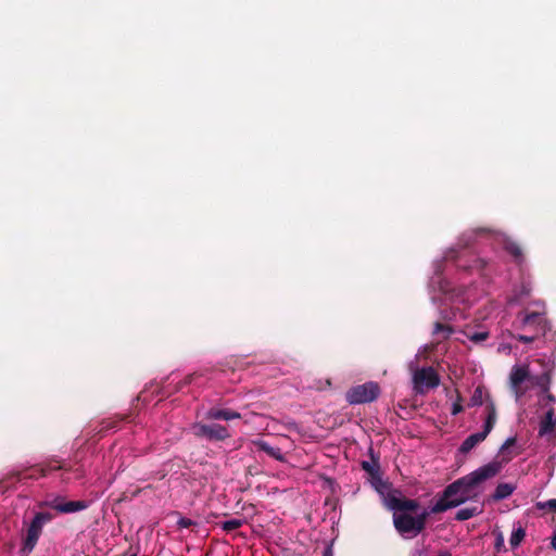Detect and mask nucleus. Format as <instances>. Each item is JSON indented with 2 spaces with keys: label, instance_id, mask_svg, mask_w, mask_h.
Returning a JSON list of instances; mask_svg holds the SVG:
<instances>
[{
  "label": "nucleus",
  "instance_id": "obj_11",
  "mask_svg": "<svg viewBox=\"0 0 556 556\" xmlns=\"http://www.w3.org/2000/svg\"><path fill=\"white\" fill-rule=\"evenodd\" d=\"M387 507L394 513H407L416 511L419 507V504L415 500L401 498L399 496V492L396 491L393 497L389 500Z\"/></svg>",
  "mask_w": 556,
  "mask_h": 556
},
{
  "label": "nucleus",
  "instance_id": "obj_17",
  "mask_svg": "<svg viewBox=\"0 0 556 556\" xmlns=\"http://www.w3.org/2000/svg\"><path fill=\"white\" fill-rule=\"evenodd\" d=\"M532 290L531 281L523 280L520 287L514 290V294L508 299L509 304H518L521 300L530 294Z\"/></svg>",
  "mask_w": 556,
  "mask_h": 556
},
{
  "label": "nucleus",
  "instance_id": "obj_22",
  "mask_svg": "<svg viewBox=\"0 0 556 556\" xmlns=\"http://www.w3.org/2000/svg\"><path fill=\"white\" fill-rule=\"evenodd\" d=\"M493 534L495 536L494 548L497 553L506 551L504 534L501 530L494 529Z\"/></svg>",
  "mask_w": 556,
  "mask_h": 556
},
{
  "label": "nucleus",
  "instance_id": "obj_2",
  "mask_svg": "<svg viewBox=\"0 0 556 556\" xmlns=\"http://www.w3.org/2000/svg\"><path fill=\"white\" fill-rule=\"evenodd\" d=\"M515 444L516 439L508 438L500 450L502 462H490L447 485L442 496L431 507V511L443 513L476 497L480 493L481 485L501 471L503 462H508L511 458L508 450Z\"/></svg>",
  "mask_w": 556,
  "mask_h": 556
},
{
  "label": "nucleus",
  "instance_id": "obj_29",
  "mask_svg": "<svg viewBox=\"0 0 556 556\" xmlns=\"http://www.w3.org/2000/svg\"><path fill=\"white\" fill-rule=\"evenodd\" d=\"M324 556H332V552H331V549H330V548H327V549L325 551V555H324Z\"/></svg>",
  "mask_w": 556,
  "mask_h": 556
},
{
  "label": "nucleus",
  "instance_id": "obj_20",
  "mask_svg": "<svg viewBox=\"0 0 556 556\" xmlns=\"http://www.w3.org/2000/svg\"><path fill=\"white\" fill-rule=\"evenodd\" d=\"M481 511H482V508H480L479 506L465 507V508H460L456 513L455 518L459 521H465V520H468V519L481 514Z\"/></svg>",
  "mask_w": 556,
  "mask_h": 556
},
{
  "label": "nucleus",
  "instance_id": "obj_6",
  "mask_svg": "<svg viewBox=\"0 0 556 556\" xmlns=\"http://www.w3.org/2000/svg\"><path fill=\"white\" fill-rule=\"evenodd\" d=\"M484 414H485V418H484V424H483L482 430L470 434L469 437H467L464 440V442L462 443V445L459 447L460 453H464V454L469 453L478 444L483 442L486 439V437L489 435V433L492 431V429L494 428L496 420H497V413H496V408H495V405L493 402H490L486 404V406L484 407Z\"/></svg>",
  "mask_w": 556,
  "mask_h": 556
},
{
  "label": "nucleus",
  "instance_id": "obj_4",
  "mask_svg": "<svg viewBox=\"0 0 556 556\" xmlns=\"http://www.w3.org/2000/svg\"><path fill=\"white\" fill-rule=\"evenodd\" d=\"M426 351L427 345L422 346L416 354L415 359L408 363V369L412 374L413 389L417 394H425L440 384V377L433 367H418L416 364L419 355Z\"/></svg>",
  "mask_w": 556,
  "mask_h": 556
},
{
  "label": "nucleus",
  "instance_id": "obj_10",
  "mask_svg": "<svg viewBox=\"0 0 556 556\" xmlns=\"http://www.w3.org/2000/svg\"><path fill=\"white\" fill-rule=\"evenodd\" d=\"M192 431L197 437L211 441H223L230 437L227 428L218 424L197 422L192 426Z\"/></svg>",
  "mask_w": 556,
  "mask_h": 556
},
{
  "label": "nucleus",
  "instance_id": "obj_26",
  "mask_svg": "<svg viewBox=\"0 0 556 556\" xmlns=\"http://www.w3.org/2000/svg\"><path fill=\"white\" fill-rule=\"evenodd\" d=\"M536 507L539 509H552V510H556V500L553 498V500H548L546 502H539L536 503Z\"/></svg>",
  "mask_w": 556,
  "mask_h": 556
},
{
  "label": "nucleus",
  "instance_id": "obj_21",
  "mask_svg": "<svg viewBox=\"0 0 556 556\" xmlns=\"http://www.w3.org/2000/svg\"><path fill=\"white\" fill-rule=\"evenodd\" d=\"M486 396L485 394V391L482 387H477L470 397V401H469V406L473 407V406H481L485 403V405L488 403H490L491 401H486L484 400V397Z\"/></svg>",
  "mask_w": 556,
  "mask_h": 556
},
{
  "label": "nucleus",
  "instance_id": "obj_28",
  "mask_svg": "<svg viewBox=\"0 0 556 556\" xmlns=\"http://www.w3.org/2000/svg\"><path fill=\"white\" fill-rule=\"evenodd\" d=\"M551 545L556 551V531L554 532V534L552 536Z\"/></svg>",
  "mask_w": 556,
  "mask_h": 556
},
{
  "label": "nucleus",
  "instance_id": "obj_3",
  "mask_svg": "<svg viewBox=\"0 0 556 556\" xmlns=\"http://www.w3.org/2000/svg\"><path fill=\"white\" fill-rule=\"evenodd\" d=\"M510 379L513 387L516 390H518L523 383L527 386H538L541 391V401L544 402L545 405L555 401L553 395L547 393L549 375L546 370L542 371L541 374H534L530 365L519 366L513 369Z\"/></svg>",
  "mask_w": 556,
  "mask_h": 556
},
{
  "label": "nucleus",
  "instance_id": "obj_8",
  "mask_svg": "<svg viewBox=\"0 0 556 556\" xmlns=\"http://www.w3.org/2000/svg\"><path fill=\"white\" fill-rule=\"evenodd\" d=\"M380 394L377 382L369 381L351 388L346 392V401L352 405L365 404L375 401Z\"/></svg>",
  "mask_w": 556,
  "mask_h": 556
},
{
  "label": "nucleus",
  "instance_id": "obj_16",
  "mask_svg": "<svg viewBox=\"0 0 556 556\" xmlns=\"http://www.w3.org/2000/svg\"><path fill=\"white\" fill-rule=\"evenodd\" d=\"M241 415L230 409L213 408L206 413V418L214 420H232L240 418Z\"/></svg>",
  "mask_w": 556,
  "mask_h": 556
},
{
  "label": "nucleus",
  "instance_id": "obj_18",
  "mask_svg": "<svg viewBox=\"0 0 556 556\" xmlns=\"http://www.w3.org/2000/svg\"><path fill=\"white\" fill-rule=\"evenodd\" d=\"M526 536V530L519 522L514 523L513 531L509 538V544L513 548H516L520 545Z\"/></svg>",
  "mask_w": 556,
  "mask_h": 556
},
{
  "label": "nucleus",
  "instance_id": "obj_30",
  "mask_svg": "<svg viewBox=\"0 0 556 556\" xmlns=\"http://www.w3.org/2000/svg\"><path fill=\"white\" fill-rule=\"evenodd\" d=\"M51 468H52V469H60V468H62V467H61V466H56V465H55V466H53V467H51Z\"/></svg>",
  "mask_w": 556,
  "mask_h": 556
},
{
  "label": "nucleus",
  "instance_id": "obj_14",
  "mask_svg": "<svg viewBox=\"0 0 556 556\" xmlns=\"http://www.w3.org/2000/svg\"><path fill=\"white\" fill-rule=\"evenodd\" d=\"M252 444L258 450L265 452L268 456L273 457L278 462H286V457L279 447L271 446L263 440H253Z\"/></svg>",
  "mask_w": 556,
  "mask_h": 556
},
{
  "label": "nucleus",
  "instance_id": "obj_27",
  "mask_svg": "<svg viewBox=\"0 0 556 556\" xmlns=\"http://www.w3.org/2000/svg\"><path fill=\"white\" fill-rule=\"evenodd\" d=\"M177 523L179 528H189L193 522L191 519L180 518Z\"/></svg>",
  "mask_w": 556,
  "mask_h": 556
},
{
  "label": "nucleus",
  "instance_id": "obj_1",
  "mask_svg": "<svg viewBox=\"0 0 556 556\" xmlns=\"http://www.w3.org/2000/svg\"><path fill=\"white\" fill-rule=\"evenodd\" d=\"M476 242L503 249L521 264V248L507 235L491 228H472L464 231L455 247L447 249L444 255L432 263V275L428 282V293L442 321H437L432 334L438 341L457 334L456 340L473 345L489 338V331L473 311L476 303L485 293L482 285L490 281L491 265L483 258L473 256L468 248Z\"/></svg>",
  "mask_w": 556,
  "mask_h": 556
},
{
  "label": "nucleus",
  "instance_id": "obj_15",
  "mask_svg": "<svg viewBox=\"0 0 556 556\" xmlns=\"http://www.w3.org/2000/svg\"><path fill=\"white\" fill-rule=\"evenodd\" d=\"M53 507L63 514H71L84 510L88 507V503L86 501H68L64 503H55Z\"/></svg>",
  "mask_w": 556,
  "mask_h": 556
},
{
  "label": "nucleus",
  "instance_id": "obj_24",
  "mask_svg": "<svg viewBox=\"0 0 556 556\" xmlns=\"http://www.w3.org/2000/svg\"><path fill=\"white\" fill-rule=\"evenodd\" d=\"M362 468L369 475V478L379 473V466L376 463L363 462Z\"/></svg>",
  "mask_w": 556,
  "mask_h": 556
},
{
  "label": "nucleus",
  "instance_id": "obj_9",
  "mask_svg": "<svg viewBox=\"0 0 556 556\" xmlns=\"http://www.w3.org/2000/svg\"><path fill=\"white\" fill-rule=\"evenodd\" d=\"M52 519V515L49 513H37L33 518L28 529L27 534L24 540L23 551L29 553L36 546L38 539L42 532V528L46 523H48Z\"/></svg>",
  "mask_w": 556,
  "mask_h": 556
},
{
  "label": "nucleus",
  "instance_id": "obj_31",
  "mask_svg": "<svg viewBox=\"0 0 556 556\" xmlns=\"http://www.w3.org/2000/svg\"><path fill=\"white\" fill-rule=\"evenodd\" d=\"M439 556H450L448 554L444 553V554H441Z\"/></svg>",
  "mask_w": 556,
  "mask_h": 556
},
{
  "label": "nucleus",
  "instance_id": "obj_5",
  "mask_svg": "<svg viewBox=\"0 0 556 556\" xmlns=\"http://www.w3.org/2000/svg\"><path fill=\"white\" fill-rule=\"evenodd\" d=\"M430 514H433L431 508L424 509L416 516H412L407 513H394L393 523L402 538L414 539L424 530L426 520Z\"/></svg>",
  "mask_w": 556,
  "mask_h": 556
},
{
  "label": "nucleus",
  "instance_id": "obj_12",
  "mask_svg": "<svg viewBox=\"0 0 556 556\" xmlns=\"http://www.w3.org/2000/svg\"><path fill=\"white\" fill-rule=\"evenodd\" d=\"M369 482L376 492L381 496L383 504L387 506L389 500L393 497L396 490H393L392 485L382 479L380 472L369 478Z\"/></svg>",
  "mask_w": 556,
  "mask_h": 556
},
{
  "label": "nucleus",
  "instance_id": "obj_7",
  "mask_svg": "<svg viewBox=\"0 0 556 556\" xmlns=\"http://www.w3.org/2000/svg\"><path fill=\"white\" fill-rule=\"evenodd\" d=\"M520 328L527 333L519 334L517 339L523 343H530L538 336L544 333L546 328L545 317L539 312L523 314L520 316Z\"/></svg>",
  "mask_w": 556,
  "mask_h": 556
},
{
  "label": "nucleus",
  "instance_id": "obj_13",
  "mask_svg": "<svg viewBox=\"0 0 556 556\" xmlns=\"http://www.w3.org/2000/svg\"><path fill=\"white\" fill-rule=\"evenodd\" d=\"M556 419L554 418L553 407H549L544 418L540 422L539 434L540 437H549L554 433Z\"/></svg>",
  "mask_w": 556,
  "mask_h": 556
},
{
  "label": "nucleus",
  "instance_id": "obj_19",
  "mask_svg": "<svg viewBox=\"0 0 556 556\" xmlns=\"http://www.w3.org/2000/svg\"><path fill=\"white\" fill-rule=\"evenodd\" d=\"M515 491V486L509 483H500L493 494V500L501 501L507 498Z\"/></svg>",
  "mask_w": 556,
  "mask_h": 556
},
{
  "label": "nucleus",
  "instance_id": "obj_23",
  "mask_svg": "<svg viewBox=\"0 0 556 556\" xmlns=\"http://www.w3.org/2000/svg\"><path fill=\"white\" fill-rule=\"evenodd\" d=\"M243 525V519L241 518H231L223 522L222 527L225 531H233L239 529Z\"/></svg>",
  "mask_w": 556,
  "mask_h": 556
},
{
  "label": "nucleus",
  "instance_id": "obj_25",
  "mask_svg": "<svg viewBox=\"0 0 556 556\" xmlns=\"http://www.w3.org/2000/svg\"><path fill=\"white\" fill-rule=\"evenodd\" d=\"M464 409V406L462 404V397L459 395V393L456 391V400L453 402L452 404V409H451V413L452 415H458L459 413H462Z\"/></svg>",
  "mask_w": 556,
  "mask_h": 556
}]
</instances>
